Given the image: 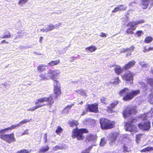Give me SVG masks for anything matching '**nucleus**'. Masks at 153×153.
<instances>
[{"label": "nucleus", "instance_id": "1", "mask_svg": "<svg viewBox=\"0 0 153 153\" xmlns=\"http://www.w3.org/2000/svg\"><path fill=\"white\" fill-rule=\"evenodd\" d=\"M136 111L134 107H128L126 108L123 112V116L124 117L128 118L130 117L131 118L129 119L127 123H126L125 126V128L126 131H129L131 132H136L137 131V128L134 126L133 123L137 121L136 119L132 118V115L135 114Z\"/></svg>", "mask_w": 153, "mask_h": 153}, {"label": "nucleus", "instance_id": "2", "mask_svg": "<svg viewBox=\"0 0 153 153\" xmlns=\"http://www.w3.org/2000/svg\"><path fill=\"white\" fill-rule=\"evenodd\" d=\"M53 102V99L51 96L49 97H43L38 99L35 102V104L37 105L35 107H32L27 110L34 111L36 109L47 105H49L50 107H51Z\"/></svg>", "mask_w": 153, "mask_h": 153}, {"label": "nucleus", "instance_id": "3", "mask_svg": "<svg viewBox=\"0 0 153 153\" xmlns=\"http://www.w3.org/2000/svg\"><path fill=\"white\" fill-rule=\"evenodd\" d=\"M60 72L58 70H50L47 73V76L50 78L53 79L54 86V93L58 96L60 94V85L59 82L55 79L59 74Z\"/></svg>", "mask_w": 153, "mask_h": 153}, {"label": "nucleus", "instance_id": "4", "mask_svg": "<svg viewBox=\"0 0 153 153\" xmlns=\"http://www.w3.org/2000/svg\"><path fill=\"white\" fill-rule=\"evenodd\" d=\"M100 123L101 128L103 129L112 128L114 126L113 122L104 118L100 119Z\"/></svg>", "mask_w": 153, "mask_h": 153}, {"label": "nucleus", "instance_id": "5", "mask_svg": "<svg viewBox=\"0 0 153 153\" xmlns=\"http://www.w3.org/2000/svg\"><path fill=\"white\" fill-rule=\"evenodd\" d=\"M0 138L9 144L16 141V139L13 133L7 134H1L0 135Z\"/></svg>", "mask_w": 153, "mask_h": 153}, {"label": "nucleus", "instance_id": "6", "mask_svg": "<svg viewBox=\"0 0 153 153\" xmlns=\"http://www.w3.org/2000/svg\"><path fill=\"white\" fill-rule=\"evenodd\" d=\"M88 131L85 128H82L74 130L72 134L73 137H76L78 140H82L84 137L82 134L84 133H88Z\"/></svg>", "mask_w": 153, "mask_h": 153}, {"label": "nucleus", "instance_id": "7", "mask_svg": "<svg viewBox=\"0 0 153 153\" xmlns=\"http://www.w3.org/2000/svg\"><path fill=\"white\" fill-rule=\"evenodd\" d=\"M118 136V134L117 132H113L110 133L107 136L110 146L114 145Z\"/></svg>", "mask_w": 153, "mask_h": 153}, {"label": "nucleus", "instance_id": "8", "mask_svg": "<svg viewBox=\"0 0 153 153\" xmlns=\"http://www.w3.org/2000/svg\"><path fill=\"white\" fill-rule=\"evenodd\" d=\"M140 91L139 90L134 91H132L126 95L124 97L123 99L125 100H131L134 96L140 93Z\"/></svg>", "mask_w": 153, "mask_h": 153}, {"label": "nucleus", "instance_id": "9", "mask_svg": "<svg viewBox=\"0 0 153 153\" xmlns=\"http://www.w3.org/2000/svg\"><path fill=\"white\" fill-rule=\"evenodd\" d=\"M134 75V74L132 72L130 71H128L125 73L122 77L123 79L130 82L131 83V82L132 83L133 82V76Z\"/></svg>", "mask_w": 153, "mask_h": 153}, {"label": "nucleus", "instance_id": "10", "mask_svg": "<svg viewBox=\"0 0 153 153\" xmlns=\"http://www.w3.org/2000/svg\"><path fill=\"white\" fill-rule=\"evenodd\" d=\"M144 22L143 20L141 19L129 22L127 25V27H129L132 30H135L136 29L137 25L139 24H141Z\"/></svg>", "mask_w": 153, "mask_h": 153}, {"label": "nucleus", "instance_id": "11", "mask_svg": "<svg viewBox=\"0 0 153 153\" xmlns=\"http://www.w3.org/2000/svg\"><path fill=\"white\" fill-rule=\"evenodd\" d=\"M87 109L90 112L97 113L98 112V105L97 104H88L87 107Z\"/></svg>", "mask_w": 153, "mask_h": 153}, {"label": "nucleus", "instance_id": "12", "mask_svg": "<svg viewBox=\"0 0 153 153\" xmlns=\"http://www.w3.org/2000/svg\"><path fill=\"white\" fill-rule=\"evenodd\" d=\"M138 127L140 129L144 130H149L150 127V123L149 121L139 124Z\"/></svg>", "mask_w": 153, "mask_h": 153}, {"label": "nucleus", "instance_id": "13", "mask_svg": "<svg viewBox=\"0 0 153 153\" xmlns=\"http://www.w3.org/2000/svg\"><path fill=\"white\" fill-rule=\"evenodd\" d=\"M127 8V7L125 6L124 5H118L112 11V13H116L119 11L126 10Z\"/></svg>", "mask_w": 153, "mask_h": 153}, {"label": "nucleus", "instance_id": "14", "mask_svg": "<svg viewBox=\"0 0 153 153\" xmlns=\"http://www.w3.org/2000/svg\"><path fill=\"white\" fill-rule=\"evenodd\" d=\"M97 137L95 135H92L91 134H88L86 137V141L87 142H89L90 141H95L96 140Z\"/></svg>", "mask_w": 153, "mask_h": 153}, {"label": "nucleus", "instance_id": "15", "mask_svg": "<svg viewBox=\"0 0 153 153\" xmlns=\"http://www.w3.org/2000/svg\"><path fill=\"white\" fill-rule=\"evenodd\" d=\"M130 89L127 88H124L123 89L120 91L119 92V95L121 96H125L129 93Z\"/></svg>", "mask_w": 153, "mask_h": 153}, {"label": "nucleus", "instance_id": "16", "mask_svg": "<svg viewBox=\"0 0 153 153\" xmlns=\"http://www.w3.org/2000/svg\"><path fill=\"white\" fill-rule=\"evenodd\" d=\"M135 62L134 61H132L129 62L128 64H126L123 68V70H127L132 67L135 64Z\"/></svg>", "mask_w": 153, "mask_h": 153}, {"label": "nucleus", "instance_id": "17", "mask_svg": "<svg viewBox=\"0 0 153 153\" xmlns=\"http://www.w3.org/2000/svg\"><path fill=\"white\" fill-rule=\"evenodd\" d=\"M19 125L18 124L17 125H13L11 126L10 127L5 128L4 129H3L1 130H0V134L2 133V132H5V131H7L8 130H11L12 129H14L16 128L17 127L19 126Z\"/></svg>", "mask_w": 153, "mask_h": 153}, {"label": "nucleus", "instance_id": "18", "mask_svg": "<svg viewBox=\"0 0 153 153\" xmlns=\"http://www.w3.org/2000/svg\"><path fill=\"white\" fill-rule=\"evenodd\" d=\"M49 147L48 146H45L42 147L40 149L39 153H44L49 150Z\"/></svg>", "mask_w": 153, "mask_h": 153}, {"label": "nucleus", "instance_id": "19", "mask_svg": "<svg viewBox=\"0 0 153 153\" xmlns=\"http://www.w3.org/2000/svg\"><path fill=\"white\" fill-rule=\"evenodd\" d=\"M74 104L67 105L63 111V113L67 114L71 108V107L74 105Z\"/></svg>", "mask_w": 153, "mask_h": 153}, {"label": "nucleus", "instance_id": "20", "mask_svg": "<svg viewBox=\"0 0 153 153\" xmlns=\"http://www.w3.org/2000/svg\"><path fill=\"white\" fill-rule=\"evenodd\" d=\"M32 120H33L32 119H25L24 120L20 121L19 123H18V124L19 126H20L28 122H32Z\"/></svg>", "mask_w": 153, "mask_h": 153}, {"label": "nucleus", "instance_id": "21", "mask_svg": "<svg viewBox=\"0 0 153 153\" xmlns=\"http://www.w3.org/2000/svg\"><path fill=\"white\" fill-rule=\"evenodd\" d=\"M115 72L118 75L120 74L122 72V69L120 66H117L114 68Z\"/></svg>", "mask_w": 153, "mask_h": 153}, {"label": "nucleus", "instance_id": "22", "mask_svg": "<svg viewBox=\"0 0 153 153\" xmlns=\"http://www.w3.org/2000/svg\"><path fill=\"white\" fill-rule=\"evenodd\" d=\"M60 62V61L59 59H57L55 61H52L48 63V65L50 66H53L55 65H56L58 64Z\"/></svg>", "mask_w": 153, "mask_h": 153}, {"label": "nucleus", "instance_id": "23", "mask_svg": "<svg viewBox=\"0 0 153 153\" xmlns=\"http://www.w3.org/2000/svg\"><path fill=\"white\" fill-rule=\"evenodd\" d=\"M47 66L45 65H42L40 66H39L37 67V69L39 72H42L45 71L46 69L45 67H47Z\"/></svg>", "mask_w": 153, "mask_h": 153}, {"label": "nucleus", "instance_id": "24", "mask_svg": "<svg viewBox=\"0 0 153 153\" xmlns=\"http://www.w3.org/2000/svg\"><path fill=\"white\" fill-rule=\"evenodd\" d=\"M78 124V121L74 120L70 121L69 123L70 126L71 127H74V126H76Z\"/></svg>", "mask_w": 153, "mask_h": 153}, {"label": "nucleus", "instance_id": "25", "mask_svg": "<svg viewBox=\"0 0 153 153\" xmlns=\"http://www.w3.org/2000/svg\"><path fill=\"white\" fill-rule=\"evenodd\" d=\"M96 50V48L93 46H91L89 47H88L85 48V50H86V51H89L90 52H92L94 51H95Z\"/></svg>", "mask_w": 153, "mask_h": 153}, {"label": "nucleus", "instance_id": "26", "mask_svg": "<svg viewBox=\"0 0 153 153\" xmlns=\"http://www.w3.org/2000/svg\"><path fill=\"white\" fill-rule=\"evenodd\" d=\"M7 33H8V34H5V33L4 34V35L3 36H0V38L3 39V38H9L11 37V35L10 34V33L9 32L7 31H6Z\"/></svg>", "mask_w": 153, "mask_h": 153}, {"label": "nucleus", "instance_id": "27", "mask_svg": "<svg viewBox=\"0 0 153 153\" xmlns=\"http://www.w3.org/2000/svg\"><path fill=\"white\" fill-rule=\"evenodd\" d=\"M31 150H29L25 149L21 150L18 151L16 153H30L31 152Z\"/></svg>", "mask_w": 153, "mask_h": 153}, {"label": "nucleus", "instance_id": "28", "mask_svg": "<svg viewBox=\"0 0 153 153\" xmlns=\"http://www.w3.org/2000/svg\"><path fill=\"white\" fill-rule=\"evenodd\" d=\"M139 64L141 66L142 68H146L148 66V64L144 62H140L139 63Z\"/></svg>", "mask_w": 153, "mask_h": 153}, {"label": "nucleus", "instance_id": "29", "mask_svg": "<svg viewBox=\"0 0 153 153\" xmlns=\"http://www.w3.org/2000/svg\"><path fill=\"white\" fill-rule=\"evenodd\" d=\"M151 150H153V147H148L141 150V152H146Z\"/></svg>", "mask_w": 153, "mask_h": 153}, {"label": "nucleus", "instance_id": "30", "mask_svg": "<svg viewBox=\"0 0 153 153\" xmlns=\"http://www.w3.org/2000/svg\"><path fill=\"white\" fill-rule=\"evenodd\" d=\"M148 99L150 103L153 104V94H150L149 96Z\"/></svg>", "mask_w": 153, "mask_h": 153}, {"label": "nucleus", "instance_id": "31", "mask_svg": "<svg viewBox=\"0 0 153 153\" xmlns=\"http://www.w3.org/2000/svg\"><path fill=\"white\" fill-rule=\"evenodd\" d=\"M153 40L151 36L146 37L145 40V42L146 43H149L151 42Z\"/></svg>", "mask_w": 153, "mask_h": 153}, {"label": "nucleus", "instance_id": "32", "mask_svg": "<svg viewBox=\"0 0 153 153\" xmlns=\"http://www.w3.org/2000/svg\"><path fill=\"white\" fill-rule=\"evenodd\" d=\"M54 29H55V27H54V25L52 24H50L48 25L46 28V29L48 30V32L49 31L51 30Z\"/></svg>", "mask_w": 153, "mask_h": 153}, {"label": "nucleus", "instance_id": "33", "mask_svg": "<svg viewBox=\"0 0 153 153\" xmlns=\"http://www.w3.org/2000/svg\"><path fill=\"white\" fill-rule=\"evenodd\" d=\"M118 101H116L115 102H114L111 103L110 104V106H108V108H114V107H115L117 105V104H118Z\"/></svg>", "mask_w": 153, "mask_h": 153}, {"label": "nucleus", "instance_id": "34", "mask_svg": "<svg viewBox=\"0 0 153 153\" xmlns=\"http://www.w3.org/2000/svg\"><path fill=\"white\" fill-rule=\"evenodd\" d=\"M101 101L102 103L105 104H107L108 102V99L104 97L101 98Z\"/></svg>", "mask_w": 153, "mask_h": 153}, {"label": "nucleus", "instance_id": "35", "mask_svg": "<svg viewBox=\"0 0 153 153\" xmlns=\"http://www.w3.org/2000/svg\"><path fill=\"white\" fill-rule=\"evenodd\" d=\"M106 144V142L104 138H102L101 139L100 143V145L101 146H103Z\"/></svg>", "mask_w": 153, "mask_h": 153}, {"label": "nucleus", "instance_id": "36", "mask_svg": "<svg viewBox=\"0 0 153 153\" xmlns=\"http://www.w3.org/2000/svg\"><path fill=\"white\" fill-rule=\"evenodd\" d=\"M27 1V0H20L18 3V4L22 6L23 4H25Z\"/></svg>", "mask_w": 153, "mask_h": 153}, {"label": "nucleus", "instance_id": "37", "mask_svg": "<svg viewBox=\"0 0 153 153\" xmlns=\"http://www.w3.org/2000/svg\"><path fill=\"white\" fill-rule=\"evenodd\" d=\"M134 48V47L132 46L130 48H126V49H124V51L123 52H125L126 51H133V49Z\"/></svg>", "mask_w": 153, "mask_h": 153}, {"label": "nucleus", "instance_id": "38", "mask_svg": "<svg viewBox=\"0 0 153 153\" xmlns=\"http://www.w3.org/2000/svg\"><path fill=\"white\" fill-rule=\"evenodd\" d=\"M132 30L131 28H129L126 30V32L128 34H133L134 33Z\"/></svg>", "mask_w": 153, "mask_h": 153}, {"label": "nucleus", "instance_id": "39", "mask_svg": "<svg viewBox=\"0 0 153 153\" xmlns=\"http://www.w3.org/2000/svg\"><path fill=\"white\" fill-rule=\"evenodd\" d=\"M62 131V128L60 126H59L56 129V132L57 134H59V133H61Z\"/></svg>", "mask_w": 153, "mask_h": 153}, {"label": "nucleus", "instance_id": "40", "mask_svg": "<svg viewBox=\"0 0 153 153\" xmlns=\"http://www.w3.org/2000/svg\"><path fill=\"white\" fill-rule=\"evenodd\" d=\"M63 147L62 146H57L53 148V150L54 151H56L58 149H62Z\"/></svg>", "mask_w": 153, "mask_h": 153}, {"label": "nucleus", "instance_id": "41", "mask_svg": "<svg viewBox=\"0 0 153 153\" xmlns=\"http://www.w3.org/2000/svg\"><path fill=\"white\" fill-rule=\"evenodd\" d=\"M142 34H143V32L142 30H138L136 32L135 35L140 37V36Z\"/></svg>", "mask_w": 153, "mask_h": 153}, {"label": "nucleus", "instance_id": "42", "mask_svg": "<svg viewBox=\"0 0 153 153\" xmlns=\"http://www.w3.org/2000/svg\"><path fill=\"white\" fill-rule=\"evenodd\" d=\"M39 76L41 78L40 79V80L45 79H46L47 78V77H46L45 74H41L39 75Z\"/></svg>", "mask_w": 153, "mask_h": 153}, {"label": "nucleus", "instance_id": "43", "mask_svg": "<svg viewBox=\"0 0 153 153\" xmlns=\"http://www.w3.org/2000/svg\"><path fill=\"white\" fill-rule=\"evenodd\" d=\"M141 135L140 134H137L136 136V141L137 143L139 142Z\"/></svg>", "mask_w": 153, "mask_h": 153}, {"label": "nucleus", "instance_id": "44", "mask_svg": "<svg viewBox=\"0 0 153 153\" xmlns=\"http://www.w3.org/2000/svg\"><path fill=\"white\" fill-rule=\"evenodd\" d=\"M44 140L45 141V143H46L47 141V133H45V134L44 135Z\"/></svg>", "mask_w": 153, "mask_h": 153}, {"label": "nucleus", "instance_id": "45", "mask_svg": "<svg viewBox=\"0 0 153 153\" xmlns=\"http://www.w3.org/2000/svg\"><path fill=\"white\" fill-rule=\"evenodd\" d=\"M80 94L83 96H86V93L85 91L84 90H83V89H82V92H81Z\"/></svg>", "mask_w": 153, "mask_h": 153}, {"label": "nucleus", "instance_id": "46", "mask_svg": "<svg viewBox=\"0 0 153 153\" xmlns=\"http://www.w3.org/2000/svg\"><path fill=\"white\" fill-rule=\"evenodd\" d=\"M21 37V36L20 35H18L16 36L14 38V40L15 41V42H17V41H16V39H18L20 38Z\"/></svg>", "mask_w": 153, "mask_h": 153}, {"label": "nucleus", "instance_id": "47", "mask_svg": "<svg viewBox=\"0 0 153 153\" xmlns=\"http://www.w3.org/2000/svg\"><path fill=\"white\" fill-rule=\"evenodd\" d=\"M61 25H62L61 23H60V22L58 24H56L55 25H54V27H55V28H56L57 27H59V26H60Z\"/></svg>", "mask_w": 153, "mask_h": 153}, {"label": "nucleus", "instance_id": "48", "mask_svg": "<svg viewBox=\"0 0 153 153\" xmlns=\"http://www.w3.org/2000/svg\"><path fill=\"white\" fill-rule=\"evenodd\" d=\"M28 130L26 129V130L23 133H22V135H24L26 134H27L28 133Z\"/></svg>", "mask_w": 153, "mask_h": 153}, {"label": "nucleus", "instance_id": "49", "mask_svg": "<svg viewBox=\"0 0 153 153\" xmlns=\"http://www.w3.org/2000/svg\"><path fill=\"white\" fill-rule=\"evenodd\" d=\"M100 36L102 37H106L107 36V35L105 33H101Z\"/></svg>", "mask_w": 153, "mask_h": 153}, {"label": "nucleus", "instance_id": "50", "mask_svg": "<svg viewBox=\"0 0 153 153\" xmlns=\"http://www.w3.org/2000/svg\"><path fill=\"white\" fill-rule=\"evenodd\" d=\"M82 152V153H89V152L88 149H86L85 150H83Z\"/></svg>", "mask_w": 153, "mask_h": 153}, {"label": "nucleus", "instance_id": "51", "mask_svg": "<svg viewBox=\"0 0 153 153\" xmlns=\"http://www.w3.org/2000/svg\"><path fill=\"white\" fill-rule=\"evenodd\" d=\"M41 31L42 32H48V30L46 29V28L45 29H42L41 30Z\"/></svg>", "mask_w": 153, "mask_h": 153}, {"label": "nucleus", "instance_id": "52", "mask_svg": "<svg viewBox=\"0 0 153 153\" xmlns=\"http://www.w3.org/2000/svg\"><path fill=\"white\" fill-rule=\"evenodd\" d=\"M82 89L80 90H77L75 91L76 92L78 93L79 94H80L81 92H82Z\"/></svg>", "mask_w": 153, "mask_h": 153}, {"label": "nucleus", "instance_id": "53", "mask_svg": "<svg viewBox=\"0 0 153 153\" xmlns=\"http://www.w3.org/2000/svg\"><path fill=\"white\" fill-rule=\"evenodd\" d=\"M4 43H7V44L8 43V42H6L5 40H3L2 41H1V42L0 44H3Z\"/></svg>", "mask_w": 153, "mask_h": 153}, {"label": "nucleus", "instance_id": "54", "mask_svg": "<svg viewBox=\"0 0 153 153\" xmlns=\"http://www.w3.org/2000/svg\"><path fill=\"white\" fill-rule=\"evenodd\" d=\"M148 51V49L146 48L145 47L144 48V49L143 50V52H146Z\"/></svg>", "mask_w": 153, "mask_h": 153}, {"label": "nucleus", "instance_id": "55", "mask_svg": "<svg viewBox=\"0 0 153 153\" xmlns=\"http://www.w3.org/2000/svg\"><path fill=\"white\" fill-rule=\"evenodd\" d=\"M3 85H4V86L5 87L7 86H9L10 85L8 84H7L6 82L4 83L3 84Z\"/></svg>", "mask_w": 153, "mask_h": 153}, {"label": "nucleus", "instance_id": "56", "mask_svg": "<svg viewBox=\"0 0 153 153\" xmlns=\"http://www.w3.org/2000/svg\"><path fill=\"white\" fill-rule=\"evenodd\" d=\"M123 149H124V151H127V147L125 146H124L123 147Z\"/></svg>", "mask_w": 153, "mask_h": 153}, {"label": "nucleus", "instance_id": "57", "mask_svg": "<svg viewBox=\"0 0 153 153\" xmlns=\"http://www.w3.org/2000/svg\"><path fill=\"white\" fill-rule=\"evenodd\" d=\"M92 146H90L88 149H88V150L89 151L91 150V149H92Z\"/></svg>", "mask_w": 153, "mask_h": 153}, {"label": "nucleus", "instance_id": "58", "mask_svg": "<svg viewBox=\"0 0 153 153\" xmlns=\"http://www.w3.org/2000/svg\"><path fill=\"white\" fill-rule=\"evenodd\" d=\"M148 50L149 51L153 50V48L150 47L148 49Z\"/></svg>", "mask_w": 153, "mask_h": 153}, {"label": "nucleus", "instance_id": "59", "mask_svg": "<svg viewBox=\"0 0 153 153\" xmlns=\"http://www.w3.org/2000/svg\"><path fill=\"white\" fill-rule=\"evenodd\" d=\"M116 80L117 81V83H119V82L120 81L118 78H117L116 79Z\"/></svg>", "mask_w": 153, "mask_h": 153}, {"label": "nucleus", "instance_id": "60", "mask_svg": "<svg viewBox=\"0 0 153 153\" xmlns=\"http://www.w3.org/2000/svg\"><path fill=\"white\" fill-rule=\"evenodd\" d=\"M42 39H43V38L42 37H41V36L40 37V38L39 42L41 43H42Z\"/></svg>", "mask_w": 153, "mask_h": 153}, {"label": "nucleus", "instance_id": "61", "mask_svg": "<svg viewBox=\"0 0 153 153\" xmlns=\"http://www.w3.org/2000/svg\"><path fill=\"white\" fill-rule=\"evenodd\" d=\"M77 58V57H78V58H80V56H79V55H77V56H75L74 58Z\"/></svg>", "mask_w": 153, "mask_h": 153}, {"label": "nucleus", "instance_id": "62", "mask_svg": "<svg viewBox=\"0 0 153 153\" xmlns=\"http://www.w3.org/2000/svg\"><path fill=\"white\" fill-rule=\"evenodd\" d=\"M131 55V53H129L128 54H127V56H128V55Z\"/></svg>", "mask_w": 153, "mask_h": 153}, {"label": "nucleus", "instance_id": "63", "mask_svg": "<svg viewBox=\"0 0 153 153\" xmlns=\"http://www.w3.org/2000/svg\"><path fill=\"white\" fill-rule=\"evenodd\" d=\"M74 57H73V59L71 60V62H72L73 61V60H74Z\"/></svg>", "mask_w": 153, "mask_h": 153}, {"label": "nucleus", "instance_id": "64", "mask_svg": "<svg viewBox=\"0 0 153 153\" xmlns=\"http://www.w3.org/2000/svg\"><path fill=\"white\" fill-rule=\"evenodd\" d=\"M83 103V101H81V102H80L79 103L80 104H82Z\"/></svg>", "mask_w": 153, "mask_h": 153}]
</instances>
